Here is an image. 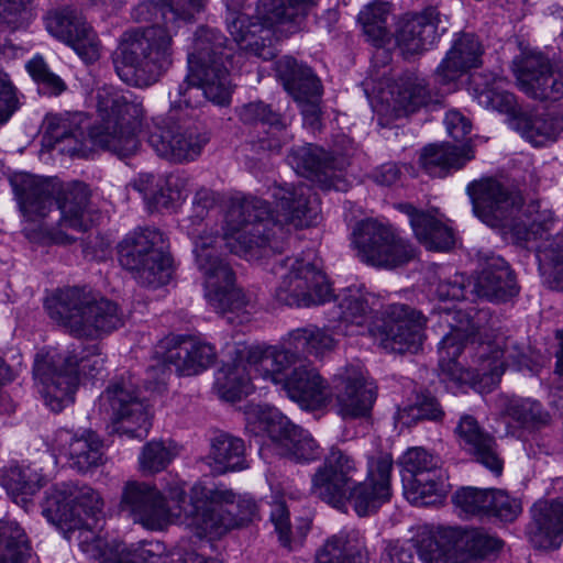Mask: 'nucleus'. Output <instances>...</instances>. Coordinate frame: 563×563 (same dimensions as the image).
I'll list each match as a JSON object with an SVG mask.
<instances>
[{
	"label": "nucleus",
	"instance_id": "nucleus-1",
	"mask_svg": "<svg viewBox=\"0 0 563 563\" xmlns=\"http://www.w3.org/2000/svg\"><path fill=\"white\" fill-rule=\"evenodd\" d=\"M180 485L168 489V498L146 482L128 481L121 492L120 510L134 523L152 531H161L170 525L186 523L199 537L222 536L230 529L251 522L257 515L252 498H236L224 486L208 487L198 482L190 489V500Z\"/></svg>",
	"mask_w": 563,
	"mask_h": 563
},
{
	"label": "nucleus",
	"instance_id": "nucleus-2",
	"mask_svg": "<svg viewBox=\"0 0 563 563\" xmlns=\"http://www.w3.org/2000/svg\"><path fill=\"white\" fill-rule=\"evenodd\" d=\"M276 218L267 201L256 197L233 199L225 214V246L247 261L282 253L289 229L311 225L319 214V205L311 189L303 184L274 188Z\"/></svg>",
	"mask_w": 563,
	"mask_h": 563
},
{
	"label": "nucleus",
	"instance_id": "nucleus-3",
	"mask_svg": "<svg viewBox=\"0 0 563 563\" xmlns=\"http://www.w3.org/2000/svg\"><path fill=\"white\" fill-rule=\"evenodd\" d=\"M203 0H153L140 2L132 10L137 22L156 24L122 33L114 60L118 76L128 85L148 87L173 64V36L181 24L191 23L203 9Z\"/></svg>",
	"mask_w": 563,
	"mask_h": 563
},
{
	"label": "nucleus",
	"instance_id": "nucleus-4",
	"mask_svg": "<svg viewBox=\"0 0 563 563\" xmlns=\"http://www.w3.org/2000/svg\"><path fill=\"white\" fill-rule=\"evenodd\" d=\"M466 191L474 214L485 224L510 233L519 243L540 240L534 247L541 273L563 285V235H550L554 220L534 219L528 225L520 216L522 197L494 178L474 180Z\"/></svg>",
	"mask_w": 563,
	"mask_h": 563
},
{
	"label": "nucleus",
	"instance_id": "nucleus-5",
	"mask_svg": "<svg viewBox=\"0 0 563 563\" xmlns=\"http://www.w3.org/2000/svg\"><path fill=\"white\" fill-rule=\"evenodd\" d=\"M12 184L22 213L32 221L44 220L54 243L71 244L77 240L73 232H85L93 224L90 191L84 183L22 175Z\"/></svg>",
	"mask_w": 563,
	"mask_h": 563
},
{
	"label": "nucleus",
	"instance_id": "nucleus-6",
	"mask_svg": "<svg viewBox=\"0 0 563 563\" xmlns=\"http://www.w3.org/2000/svg\"><path fill=\"white\" fill-rule=\"evenodd\" d=\"M482 312L475 318L461 319L459 324L443 336L439 345L440 364L442 367L451 364L463 368L459 362L461 354L467 353L472 358L468 364L474 372V378L496 384L503 375L506 365H514L518 369L531 368V350L527 344L518 343L511 338L486 340V331L479 324Z\"/></svg>",
	"mask_w": 563,
	"mask_h": 563
},
{
	"label": "nucleus",
	"instance_id": "nucleus-7",
	"mask_svg": "<svg viewBox=\"0 0 563 563\" xmlns=\"http://www.w3.org/2000/svg\"><path fill=\"white\" fill-rule=\"evenodd\" d=\"M227 42L216 30L206 26L197 29L192 49L188 54L190 73L176 88L179 103L198 107L201 96L217 106L230 103L233 88L228 65L231 64L233 48Z\"/></svg>",
	"mask_w": 563,
	"mask_h": 563
},
{
	"label": "nucleus",
	"instance_id": "nucleus-8",
	"mask_svg": "<svg viewBox=\"0 0 563 563\" xmlns=\"http://www.w3.org/2000/svg\"><path fill=\"white\" fill-rule=\"evenodd\" d=\"M317 0H258L256 14L249 16L239 4L227 7V29L239 48L263 60L276 57L275 24L300 30Z\"/></svg>",
	"mask_w": 563,
	"mask_h": 563
},
{
	"label": "nucleus",
	"instance_id": "nucleus-9",
	"mask_svg": "<svg viewBox=\"0 0 563 563\" xmlns=\"http://www.w3.org/2000/svg\"><path fill=\"white\" fill-rule=\"evenodd\" d=\"M104 368V357L96 347H79L64 353L40 351L33 365V377L49 408L59 412L73 402L79 376L96 377Z\"/></svg>",
	"mask_w": 563,
	"mask_h": 563
},
{
	"label": "nucleus",
	"instance_id": "nucleus-10",
	"mask_svg": "<svg viewBox=\"0 0 563 563\" xmlns=\"http://www.w3.org/2000/svg\"><path fill=\"white\" fill-rule=\"evenodd\" d=\"M96 101L99 121L88 131L92 145L120 158L134 155L140 146L136 130L144 113L142 103L108 86L98 89Z\"/></svg>",
	"mask_w": 563,
	"mask_h": 563
},
{
	"label": "nucleus",
	"instance_id": "nucleus-11",
	"mask_svg": "<svg viewBox=\"0 0 563 563\" xmlns=\"http://www.w3.org/2000/svg\"><path fill=\"white\" fill-rule=\"evenodd\" d=\"M53 320L76 338L93 339L123 324L118 305L84 288L59 290L48 305Z\"/></svg>",
	"mask_w": 563,
	"mask_h": 563
},
{
	"label": "nucleus",
	"instance_id": "nucleus-12",
	"mask_svg": "<svg viewBox=\"0 0 563 563\" xmlns=\"http://www.w3.org/2000/svg\"><path fill=\"white\" fill-rule=\"evenodd\" d=\"M251 358L258 362L263 380L282 384L302 409L316 410L329 401L328 386L317 368L294 352L268 346L266 354L253 352Z\"/></svg>",
	"mask_w": 563,
	"mask_h": 563
},
{
	"label": "nucleus",
	"instance_id": "nucleus-13",
	"mask_svg": "<svg viewBox=\"0 0 563 563\" xmlns=\"http://www.w3.org/2000/svg\"><path fill=\"white\" fill-rule=\"evenodd\" d=\"M194 254L198 269L205 278V296L220 313L242 311L250 302L243 290L235 286V275L216 249V238L191 231Z\"/></svg>",
	"mask_w": 563,
	"mask_h": 563
},
{
	"label": "nucleus",
	"instance_id": "nucleus-14",
	"mask_svg": "<svg viewBox=\"0 0 563 563\" xmlns=\"http://www.w3.org/2000/svg\"><path fill=\"white\" fill-rule=\"evenodd\" d=\"M164 233L155 228L134 231L120 244L119 261L144 286L159 287L170 276V256Z\"/></svg>",
	"mask_w": 563,
	"mask_h": 563
},
{
	"label": "nucleus",
	"instance_id": "nucleus-15",
	"mask_svg": "<svg viewBox=\"0 0 563 563\" xmlns=\"http://www.w3.org/2000/svg\"><path fill=\"white\" fill-rule=\"evenodd\" d=\"M209 139L208 132L199 122L169 112L164 118L153 120L147 141L161 157L186 163L201 154Z\"/></svg>",
	"mask_w": 563,
	"mask_h": 563
},
{
	"label": "nucleus",
	"instance_id": "nucleus-16",
	"mask_svg": "<svg viewBox=\"0 0 563 563\" xmlns=\"http://www.w3.org/2000/svg\"><path fill=\"white\" fill-rule=\"evenodd\" d=\"M282 280L275 298L289 307H310L331 298V287L325 275L311 262L287 257L274 266Z\"/></svg>",
	"mask_w": 563,
	"mask_h": 563
},
{
	"label": "nucleus",
	"instance_id": "nucleus-17",
	"mask_svg": "<svg viewBox=\"0 0 563 563\" xmlns=\"http://www.w3.org/2000/svg\"><path fill=\"white\" fill-rule=\"evenodd\" d=\"M42 508L49 522L65 532H73L87 526L82 515L92 518L100 514L103 501L99 493L88 485L62 483L49 489Z\"/></svg>",
	"mask_w": 563,
	"mask_h": 563
},
{
	"label": "nucleus",
	"instance_id": "nucleus-18",
	"mask_svg": "<svg viewBox=\"0 0 563 563\" xmlns=\"http://www.w3.org/2000/svg\"><path fill=\"white\" fill-rule=\"evenodd\" d=\"M353 244L357 257L376 267L396 268L416 256L410 243L398 236L390 227L372 219L356 224Z\"/></svg>",
	"mask_w": 563,
	"mask_h": 563
},
{
	"label": "nucleus",
	"instance_id": "nucleus-19",
	"mask_svg": "<svg viewBox=\"0 0 563 563\" xmlns=\"http://www.w3.org/2000/svg\"><path fill=\"white\" fill-rule=\"evenodd\" d=\"M383 316V323L371 330L378 345L388 353H416L423 341V314L408 305L393 303Z\"/></svg>",
	"mask_w": 563,
	"mask_h": 563
},
{
	"label": "nucleus",
	"instance_id": "nucleus-20",
	"mask_svg": "<svg viewBox=\"0 0 563 563\" xmlns=\"http://www.w3.org/2000/svg\"><path fill=\"white\" fill-rule=\"evenodd\" d=\"M294 170L316 181L321 189L347 190L343 170L350 165V154L325 151L316 144L295 146L287 155Z\"/></svg>",
	"mask_w": 563,
	"mask_h": 563
},
{
	"label": "nucleus",
	"instance_id": "nucleus-21",
	"mask_svg": "<svg viewBox=\"0 0 563 563\" xmlns=\"http://www.w3.org/2000/svg\"><path fill=\"white\" fill-rule=\"evenodd\" d=\"M100 400L102 406H109L117 432L139 439L148 434L152 426L148 406L131 379L122 378L110 384Z\"/></svg>",
	"mask_w": 563,
	"mask_h": 563
},
{
	"label": "nucleus",
	"instance_id": "nucleus-22",
	"mask_svg": "<svg viewBox=\"0 0 563 563\" xmlns=\"http://www.w3.org/2000/svg\"><path fill=\"white\" fill-rule=\"evenodd\" d=\"M255 417L261 429L267 432L279 454L297 462L314 461L321 456V449L311 434L292 424L278 410L256 406L249 412V419Z\"/></svg>",
	"mask_w": 563,
	"mask_h": 563
},
{
	"label": "nucleus",
	"instance_id": "nucleus-23",
	"mask_svg": "<svg viewBox=\"0 0 563 563\" xmlns=\"http://www.w3.org/2000/svg\"><path fill=\"white\" fill-rule=\"evenodd\" d=\"M357 473L355 462L336 446L330 449L324 462L311 478V493L321 500L340 508L345 505L350 486Z\"/></svg>",
	"mask_w": 563,
	"mask_h": 563
},
{
	"label": "nucleus",
	"instance_id": "nucleus-24",
	"mask_svg": "<svg viewBox=\"0 0 563 563\" xmlns=\"http://www.w3.org/2000/svg\"><path fill=\"white\" fill-rule=\"evenodd\" d=\"M47 31L74 48L86 63L100 57V42L80 11L64 7L52 11L46 18Z\"/></svg>",
	"mask_w": 563,
	"mask_h": 563
},
{
	"label": "nucleus",
	"instance_id": "nucleus-25",
	"mask_svg": "<svg viewBox=\"0 0 563 563\" xmlns=\"http://www.w3.org/2000/svg\"><path fill=\"white\" fill-rule=\"evenodd\" d=\"M520 89L539 101H559L563 98V67L553 65L540 52L527 54L517 68Z\"/></svg>",
	"mask_w": 563,
	"mask_h": 563
},
{
	"label": "nucleus",
	"instance_id": "nucleus-26",
	"mask_svg": "<svg viewBox=\"0 0 563 563\" xmlns=\"http://www.w3.org/2000/svg\"><path fill=\"white\" fill-rule=\"evenodd\" d=\"M332 393L335 397L339 413L346 418L366 416L376 399V386L368 380L358 366H346L339 369L332 378Z\"/></svg>",
	"mask_w": 563,
	"mask_h": 563
},
{
	"label": "nucleus",
	"instance_id": "nucleus-27",
	"mask_svg": "<svg viewBox=\"0 0 563 563\" xmlns=\"http://www.w3.org/2000/svg\"><path fill=\"white\" fill-rule=\"evenodd\" d=\"M393 459L388 453H380L368 461V474L365 482L350 486L346 500L358 516L375 512L390 497V472Z\"/></svg>",
	"mask_w": 563,
	"mask_h": 563
},
{
	"label": "nucleus",
	"instance_id": "nucleus-28",
	"mask_svg": "<svg viewBox=\"0 0 563 563\" xmlns=\"http://www.w3.org/2000/svg\"><path fill=\"white\" fill-rule=\"evenodd\" d=\"M556 486L563 489V478L556 479ZM529 514L530 521L525 531L529 543L538 550L559 549L563 542V495L538 499Z\"/></svg>",
	"mask_w": 563,
	"mask_h": 563
},
{
	"label": "nucleus",
	"instance_id": "nucleus-29",
	"mask_svg": "<svg viewBox=\"0 0 563 563\" xmlns=\"http://www.w3.org/2000/svg\"><path fill=\"white\" fill-rule=\"evenodd\" d=\"M253 352L267 353V347L239 345L231 363L223 365L217 374L216 388L219 396L228 401H236L253 390L252 379L262 378L258 362L251 358Z\"/></svg>",
	"mask_w": 563,
	"mask_h": 563
},
{
	"label": "nucleus",
	"instance_id": "nucleus-30",
	"mask_svg": "<svg viewBox=\"0 0 563 563\" xmlns=\"http://www.w3.org/2000/svg\"><path fill=\"white\" fill-rule=\"evenodd\" d=\"M448 19L430 7L420 13L405 15L396 30V42L404 54L415 55L431 47L448 30Z\"/></svg>",
	"mask_w": 563,
	"mask_h": 563
},
{
	"label": "nucleus",
	"instance_id": "nucleus-31",
	"mask_svg": "<svg viewBox=\"0 0 563 563\" xmlns=\"http://www.w3.org/2000/svg\"><path fill=\"white\" fill-rule=\"evenodd\" d=\"M81 550L90 560L97 563H161L162 558L154 554L144 545L128 548L125 543L115 540L108 541L102 538L85 539L80 542ZM175 563H220L206 559L199 554L190 553Z\"/></svg>",
	"mask_w": 563,
	"mask_h": 563
},
{
	"label": "nucleus",
	"instance_id": "nucleus-32",
	"mask_svg": "<svg viewBox=\"0 0 563 563\" xmlns=\"http://www.w3.org/2000/svg\"><path fill=\"white\" fill-rule=\"evenodd\" d=\"M476 256L482 266L474 285L478 297L500 303L519 294L516 276L504 258L482 251Z\"/></svg>",
	"mask_w": 563,
	"mask_h": 563
},
{
	"label": "nucleus",
	"instance_id": "nucleus-33",
	"mask_svg": "<svg viewBox=\"0 0 563 563\" xmlns=\"http://www.w3.org/2000/svg\"><path fill=\"white\" fill-rule=\"evenodd\" d=\"M437 542L475 561L494 558L504 547L501 539L490 534L484 528H443L428 537L429 545L437 544Z\"/></svg>",
	"mask_w": 563,
	"mask_h": 563
},
{
	"label": "nucleus",
	"instance_id": "nucleus-34",
	"mask_svg": "<svg viewBox=\"0 0 563 563\" xmlns=\"http://www.w3.org/2000/svg\"><path fill=\"white\" fill-rule=\"evenodd\" d=\"M165 362L174 365L178 376L197 375L216 362L217 352L207 342L192 336H177L162 342Z\"/></svg>",
	"mask_w": 563,
	"mask_h": 563
},
{
	"label": "nucleus",
	"instance_id": "nucleus-35",
	"mask_svg": "<svg viewBox=\"0 0 563 563\" xmlns=\"http://www.w3.org/2000/svg\"><path fill=\"white\" fill-rule=\"evenodd\" d=\"M483 46L472 33L461 34L434 71V82L452 91L456 81L471 68L482 65Z\"/></svg>",
	"mask_w": 563,
	"mask_h": 563
},
{
	"label": "nucleus",
	"instance_id": "nucleus-36",
	"mask_svg": "<svg viewBox=\"0 0 563 563\" xmlns=\"http://www.w3.org/2000/svg\"><path fill=\"white\" fill-rule=\"evenodd\" d=\"M402 481L410 483L408 498L415 504H424L427 495L442 489V482L435 476L439 459L421 448L408 450L400 460Z\"/></svg>",
	"mask_w": 563,
	"mask_h": 563
},
{
	"label": "nucleus",
	"instance_id": "nucleus-37",
	"mask_svg": "<svg viewBox=\"0 0 563 563\" xmlns=\"http://www.w3.org/2000/svg\"><path fill=\"white\" fill-rule=\"evenodd\" d=\"M461 446L495 475L503 472L504 461L498 452L496 439L485 431L475 417L463 415L455 428Z\"/></svg>",
	"mask_w": 563,
	"mask_h": 563
},
{
	"label": "nucleus",
	"instance_id": "nucleus-38",
	"mask_svg": "<svg viewBox=\"0 0 563 563\" xmlns=\"http://www.w3.org/2000/svg\"><path fill=\"white\" fill-rule=\"evenodd\" d=\"M335 301L329 318L332 329L345 335L361 333L373 316L368 296L357 289H346L335 297Z\"/></svg>",
	"mask_w": 563,
	"mask_h": 563
},
{
	"label": "nucleus",
	"instance_id": "nucleus-39",
	"mask_svg": "<svg viewBox=\"0 0 563 563\" xmlns=\"http://www.w3.org/2000/svg\"><path fill=\"white\" fill-rule=\"evenodd\" d=\"M238 114L245 124L256 125L261 123L268 125V136L260 140V146L263 150L278 153L294 137L287 120L263 101L243 104Z\"/></svg>",
	"mask_w": 563,
	"mask_h": 563
},
{
	"label": "nucleus",
	"instance_id": "nucleus-40",
	"mask_svg": "<svg viewBox=\"0 0 563 563\" xmlns=\"http://www.w3.org/2000/svg\"><path fill=\"white\" fill-rule=\"evenodd\" d=\"M86 118L82 113L49 114L44 120L45 137L54 147L69 156H84V131Z\"/></svg>",
	"mask_w": 563,
	"mask_h": 563
},
{
	"label": "nucleus",
	"instance_id": "nucleus-41",
	"mask_svg": "<svg viewBox=\"0 0 563 563\" xmlns=\"http://www.w3.org/2000/svg\"><path fill=\"white\" fill-rule=\"evenodd\" d=\"M409 217L416 238L430 251H449L455 243L453 230L427 211L410 203L399 206Z\"/></svg>",
	"mask_w": 563,
	"mask_h": 563
},
{
	"label": "nucleus",
	"instance_id": "nucleus-42",
	"mask_svg": "<svg viewBox=\"0 0 563 563\" xmlns=\"http://www.w3.org/2000/svg\"><path fill=\"white\" fill-rule=\"evenodd\" d=\"M276 73L285 89L298 102L319 99L322 93L321 81L312 69L290 56H284L276 63Z\"/></svg>",
	"mask_w": 563,
	"mask_h": 563
},
{
	"label": "nucleus",
	"instance_id": "nucleus-43",
	"mask_svg": "<svg viewBox=\"0 0 563 563\" xmlns=\"http://www.w3.org/2000/svg\"><path fill=\"white\" fill-rule=\"evenodd\" d=\"M474 158L470 144H431L426 146L420 155L423 169L431 176L444 177L452 169L462 168L466 162Z\"/></svg>",
	"mask_w": 563,
	"mask_h": 563
},
{
	"label": "nucleus",
	"instance_id": "nucleus-44",
	"mask_svg": "<svg viewBox=\"0 0 563 563\" xmlns=\"http://www.w3.org/2000/svg\"><path fill=\"white\" fill-rule=\"evenodd\" d=\"M207 460L218 474L244 470L247 467L244 441L229 433H219L210 441Z\"/></svg>",
	"mask_w": 563,
	"mask_h": 563
},
{
	"label": "nucleus",
	"instance_id": "nucleus-45",
	"mask_svg": "<svg viewBox=\"0 0 563 563\" xmlns=\"http://www.w3.org/2000/svg\"><path fill=\"white\" fill-rule=\"evenodd\" d=\"M43 476L38 470L31 465L11 464L1 471L0 482L14 503L27 509L34 495L42 486Z\"/></svg>",
	"mask_w": 563,
	"mask_h": 563
},
{
	"label": "nucleus",
	"instance_id": "nucleus-46",
	"mask_svg": "<svg viewBox=\"0 0 563 563\" xmlns=\"http://www.w3.org/2000/svg\"><path fill=\"white\" fill-rule=\"evenodd\" d=\"M516 131L537 146L547 141H555L563 132V112L555 108L536 115L525 112L519 118V123H516Z\"/></svg>",
	"mask_w": 563,
	"mask_h": 563
},
{
	"label": "nucleus",
	"instance_id": "nucleus-47",
	"mask_svg": "<svg viewBox=\"0 0 563 563\" xmlns=\"http://www.w3.org/2000/svg\"><path fill=\"white\" fill-rule=\"evenodd\" d=\"M448 92V87L431 90L424 79L409 77L399 85L395 107L405 114L415 113L421 108L440 104Z\"/></svg>",
	"mask_w": 563,
	"mask_h": 563
},
{
	"label": "nucleus",
	"instance_id": "nucleus-48",
	"mask_svg": "<svg viewBox=\"0 0 563 563\" xmlns=\"http://www.w3.org/2000/svg\"><path fill=\"white\" fill-rule=\"evenodd\" d=\"M0 563H40L25 531L15 521L0 520Z\"/></svg>",
	"mask_w": 563,
	"mask_h": 563
},
{
	"label": "nucleus",
	"instance_id": "nucleus-49",
	"mask_svg": "<svg viewBox=\"0 0 563 563\" xmlns=\"http://www.w3.org/2000/svg\"><path fill=\"white\" fill-rule=\"evenodd\" d=\"M368 553L356 534L340 533L327 540L316 563H366Z\"/></svg>",
	"mask_w": 563,
	"mask_h": 563
},
{
	"label": "nucleus",
	"instance_id": "nucleus-50",
	"mask_svg": "<svg viewBox=\"0 0 563 563\" xmlns=\"http://www.w3.org/2000/svg\"><path fill=\"white\" fill-rule=\"evenodd\" d=\"M67 455L71 468L88 472L102 463V441L93 431L74 435L68 443Z\"/></svg>",
	"mask_w": 563,
	"mask_h": 563
},
{
	"label": "nucleus",
	"instance_id": "nucleus-51",
	"mask_svg": "<svg viewBox=\"0 0 563 563\" xmlns=\"http://www.w3.org/2000/svg\"><path fill=\"white\" fill-rule=\"evenodd\" d=\"M472 82L475 84L471 87L474 98L478 104L506 114L507 122L511 129L516 130V123H519V118L523 115V111L519 108L516 97L506 90L499 89L498 87H484L481 88L475 82V77H472Z\"/></svg>",
	"mask_w": 563,
	"mask_h": 563
},
{
	"label": "nucleus",
	"instance_id": "nucleus-52",
	"mask_svg": "<svg viewBox=\"0 0 563 563\" xmlns=\"http://www.w3.org/2000/svg\"><path fill=\"white\" fill-rule=\"evenodd\" d=\"M390 7L387 2H373L358 13V22L368 42L382 47L390 41V31L387 21Z\"/></svg>",
	"mask_w": 563,
	"mask_h": 563
},
{
	"label": "nucleus",
	"instance_id": "nucleus-53",
	"mask_svg": "<svg viewBox=\"0 0 563 563\" xmlns=\"http://www.w3.org/2000/svg\"><path fill=\"white\" fill-rule=\"evenodd\" d=\"M177 455L176 446L162 440L145 443L140 452L139 471L144 476L163 472Z\"/></svg>",
	"mask_w": 563,
	"mask_h": 563
},
{
	"label": "nucleus",
	"instance_id": "nucleus-54",
	"mask_svg": "<svg viewBox=\"0 0 563 563\" xmlns=\"http://www.w3.org/2000/svg\"><path fill=\"white\" fill-rule=\"evenodd\" d=\"M288 342L296 350H301L316 356L330 351L334 346V340L325 329L312 324L289 332Z\"/></svg>",
	"mask_w": 563,
	"mask_h": 563
},
{
	"label": "nucleus",
	"instance_id": "nucleus-55",
	"mask_svg": "<svg viewBox=\"0 0 563 563\" xmlns=\"http://www.w3.org/2000/svg\"><path fill=\"white\" fill-rule=\"evenodd\" d=\"M187 192L186 178L170 174L166 177H158L151 210L170 208L185 198Z\"/></svg>",
	"mask_w": 563,
	"mask_h": 563
},
{
	"label": "nucleus",
	"instance_id": "nucleus-56",
	"mask_svg": "<svg viewBox=\"0 0 563 563\" xmlns=\"http://www.w3.org/2000/svg\"><path fill=\"white\" fill-rule=\"evenodd\" d=\"M25 68L36 82L38 92L48 96H58L66 90L65 81L49 69L43 57H33L26 63Z\"/></svg>",
	"mask_w": 563,
	"mask_h": 563
},
{
	"label": "nucleus",
	"instance_id": "nucleus-57",
	"mask_svg": "<svg viewBox=\"0 0 563 563\" xmlns=\"http://www.w3.org/2000/svg\"><path fill=\"white\" fill-rule=\"evenodd\" d=\"M217 203V196L216 194L207 188L199 189L194 198L192 201V211L194 213L186 220V229L187 234L192 240V236L190 235L191 231H197L201 235H212L216 238V244L219 241V236L214 235L212 232H210L207 227L203 224V220L206 216L208 214L209 210L214 208Z\"/></svg>",
	"mask_w": 563,
	"mask_h": 563
},
{
	"label": "nucleus",
	"instance_id": "nucleus-58",
	"mask_svg": "<svg viewBox=\"0 0 563 563\" xmlns=\"http://www.w3.org/2000/svg\"><path fill=\"white\" fill-rule=\"evenodd\" d=\"M506 413L521 426H544L550 421V415L542 405L532 399H520L511 401Z\"/></svg>",
	"mask_w": 563,
	"mask_h": 563
},
{
	"label": "nucleus",
	"instance_id": "nucleus-59",
	"mask_svg": "<svg viewBox=\"0 0 563 563\" xmlns=\"http://www.w3.org/2000/svg\"><path fill=\"white\" fill-rule=\"evenodd\" d=\"M493 489L462 487L452 496L454 505L470 516L487 515Z\"/></svg>",
	"mask_w": 563,
	"mask_h": 563
},
{
	"label": "nucleus",
	"instance_id": "nucleus-60",
	"mask_svg": "<svg viewBox=\"0 0 563 563\" xmlns=\"http://www.w3.org/2000/svg\"><path fill=\"white\" fill-rule=\"evenodd\" d=\"M487 515L504 522H514L522 512L521 501L500 489H493Z\"/></svg>",
	"mask_w": 563,
	"mask_h": 563
},
{
	"label": "nucleus",
	"instance_id": "nucleus-61",
	"mask_svg": "<svg viewBox=\"0 0 563 563\" xmlns=\"http://www.w3.org/2000/svg\"><path fill=\"white\" fill-rule=\"evenodd\" d=\"M420 553L428 563H478L461 552L449 550V547L444 544L437 542V544L429 545L428 537L420 541Z\"/></svg>",
	"mask_w": 563,
	"mask_h": 563
},
{
	"label": "nucleus",
	"instance_id": "nucleus-62",
	"mask_svg": "<svg viewBox=\"0 0 563 563\" xmlns=\"http://www.w3.org/2000/svg\"><path fill=\"white\" fill-rule=\"evenodd\" d=\"M271 521L275 527L280 544L285 548L292 549L296 537L291 529L289 510L285 501H274L272 505Z\"/></svg>",
	"mask_w": 563,
	"mask_h": 563
},
{
	"label": "nucleus",
	"instance_id": "nucleus-63",
	"mask_svg": "<svg viewBox=\"0 0 563 563\" xmlns=\"http://www.w3.org/2000/svg\"><path fill=\"white\" fill-rule=\"evenodd\" d=\"M408 417L412 420H433L439 421L443 418L444 411L442 410L437 398L430 394H421L417 396L413 405L405 409Z\"/></svg>",
	"mask_w": 563,
	"mask_h": 563
},
{
	"label": "nucleus",
	"instance_id": "nucleus-64",
	"mask_svg": "<svg viewBox=\"0 0 563 563\" xmlns=\"http://www.w3.org/2000/svg\"><path fill=\"white\" fill-rule=\"evenodd\" d=\"M18 108L16 89L9 75L0 70V126L10 120Z\"/></svg>",
	"mask_w": 563,
	"mask_h": 563
}]
</instances>
